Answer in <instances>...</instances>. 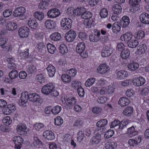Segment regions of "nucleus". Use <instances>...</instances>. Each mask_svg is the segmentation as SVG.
<instances>
[{
  "instance_id": "nucleus-20",
  "label": "nucleus",
  "mask_w": 149,
  "mask_h": 149,
  "mask_svg": "<svg viewBox=\"0 0 149 149\" xmlns=\"http://www.w3.org/2000/svg\"><path fill=\"white\" fill-rule=\"evenodd\" d=\"M43 136L48 140H52L55 138L54 133L50 130H47L44 132L43 133Z\"/></svg>"
},
{
  "instance_id": "nucleus-57",
  "label": "nucleus",
  "mask_w": 149,
  "mask_h": 149,
  "mask_svg": "<svg viewBox=\"0 0 149 149\" xmlns=\"http://www.w3.org/2000/svg\"><path fill=\"white\" fill-rule=\"evenodd\" d=\"M85 137V135L84 132L82 131H79L77 134V139L79 142H81Z\"/></svg>"
},
{
  "instance_id": "nucleus-2",
  "label": "nucleus",
  "mask_w": 149,
  "mask_h": 149,
  "mask_svg": "<svg viewBox=\"0 0 149 149\" xmlns=\"http://www.w3.org/2000/svg\"><path fill=\"white\" fill-rule=\"evenodd\" d=\"M86 46L85 44L81 42L77 44L76 49L77 52L80 54L81 56L83 58H86L88 56V54L85 51Z\"/></svg>"
},
{
  "instance_id": "nucleus-29",
  "label": "nucleus",
  "mask_w": 149,
  "mask_h": 149,
  "mask_svg": "<svg viewBox=\"0 0 149 149\" xmlns=\"http://www.w3.org/2000/svg\"><path fill=\"white\" fill-rule=\"evenodd\" d=\"M116 75L119 79H123L127 77L128 73L127 71L121 70L117 72Z\"/></svg>"
},
{
  "instance_id": "nucleus-3",
  "label": "nucleus",
  "mask_w": 149,
  "mask_h": 149,
  "mask_svg": "<svg viewBox=\"0 0 149 149\" xmlns=\"http://www.w3.org/2000/svg\"><path fill=\"white\" fill-rule=\"evenodd\" d=\"M72 20L69 18H62L61 21V25L63 29L68 30L72 27Z\"/></svg>"
},
{
  "instance_id": "nucleus-24",
  "label": "nucleus",
  "mask_w": 149,
  "mask_h": 149,
  "mask_svg": "<svg viewBox=\"0 0 149 149\" xmlns=\"http://www.w3.org/2000/svg\"><path fill=\"white\" fill-rule=\"evenodd\" d=\"M29 100L33 102H39L40 100V96L35 93H29Z\"/></svg>"
},
{
  "instance_id": "nucleus-11",
  "label": "nucleus",
  "mask_w": 149,
  "mask_h": 149,
  "mask_svg": "<svg viewBox=\"0 0 149 149\" xmlns=\"http://www.w3.org/2000/svg\"><path fill=\"white\" fill-rule=\"evenodd\" d=\"M27 127L25 124L20 123L17 126L16 130L19 134L23 135L27 133Z\"/></svg>"
},
{
  "instance_id": "nucleus-60",
  "label": "nucleus",
  "mask_w": 149,
  "mask_h": 149,
  "mask_svg": "<svg viewBox=\"0 0 149 149\" xmlns=\"http://www.w3.org/2000/svg\"><path fill=\"white\" fill-rule=\"evenodd\" d=\"M29 55V49H25L24 51L21 52L20 53V56L22 58H26L28 57Z\"/></svg>"
},
{
  "instance_id": "nucleus-8",
  "label": "nucleus",
  "mask_w": 149,
  "mask_h": 149,
  "mask_svg": "<svg viewBox=\"0 0 149 149\" xmlns=\"http://www.w3.org/2000/svg\"><path fill=\"white\" fill-rule=\"evenodd\" d=\"M30 30L26 27H23L20 28L18 31V35L21 38L27 37L29 34Z\"/></svg>"
},
{
  "instance_id": "nucleus-18",
  "label": "nucleus",
  "mask_w": 149,
  "mask_h": 149,
  "mask_svg": "<svg viewBox=\"0 0 149 149\" xmlns=\"http://www.w3.org/2000/svg\"><path fill=\"white\" fill-rule=\"evenodd\" d=\"M113 49L108 47H106L102 50V56L103 57L110 56L113 53Z\"/></svg>"
},
{
  "instance_id": "nucleus-45",
  "label": "nucleus",
  "mask_w": 149,
  "mask_h": 149,
  "mask_svg": "<svg viewBox=\"0 0 149 149\" xmlns=\"http://www.w3.org/2000/svg\"><path fill=\"white\" fill-rule=\"evenodd\" d=\"M108 123V120L106 119H102L97 122L96 125L98 127H102L105 126Z\"/></svg>"
},
{
  "instance_id": "nucleus-21",
  "label": "nucleus",
  "mask_w": 149,
  "mask_h": 149,
  "mask_svg": "<svg viewBox=\"0 0 149 149\" xmlns=\"http://www.w3.org/2000/svg\"><path fill=\"white\" fill-rule=\"evenodd\" d=\"M95 34H92L89 36L90 41L92 42H97L99 40L100 32L97 30H95Z\"/></svg>"
},
{
  "instance_id": "nucleus-1",
  "label": "nucleus",
  "mask_w": 149,
  "mask_h": 149,
  "mask_svg": "<svg viewBox=\"0 0 149 149\" xmlns=\"http://www.w3.org/2000/svg\"><path fill=\"white\" fill-rule=\"evenodd\" d=\"M54 84L49 83L44 85L42 88L41 91L44 95H50L52 97H56L59 95V92L55 89Z\"/></svg>"
},
{
  "instance_id": "nucleus-46",
  "label": "nucleus",
  "mask_w": 149,
  "mask_h": 149,
  "mask_svg": "<svg viewBox=\"0 0 149 149\" xmlns=\"http://www.w3.org/2000/svg\"><path fill=\"white\" fill-rule=\"evenodd\" d=\"M45 127L43 124L41 123H36L33 125V127L37 131H42Z\"/></svg>"
},
{
  "instance_id": "nucleus-22",
  "label": "nucleus",
  "mask_w": 149,
  "mask_h": 149,
  "mask_svg": "<svg viewBox=\"0 0 149 149\" xmlns=\"http://www.w3.org/2000/svg\"><path fill=\"white\" fill-rule=\"evenodd\" d=\"M147 50L146 45L142 44L137 47L136 53L138 55L143 54L146 53Z\"/></svg>"
},
{
  "instance_id": "nucleus-23",
  "label": "nucleus",
  "mask_w": 149,
  "mask_h": 149,
  "mask_svg": "<svg viewBox=\"0 0 149 149\" xmlns=\"http://www.w3.org/2000/svg\"><path fill=\"white\" fill-rule=\"evenodd\" d=\"M130 23V20L129 17L127 16H123L120 19V25L123 28H126L128 26Z\"/></svg>"
},
{
  "instance_id": "nucleus-43",
  "label": "nucleus",
  "mask_w": 149,
  "mask_h": 149,
  "mask_svg": "<svg viewBox=\"0 0 149 149\" xmlns=\"http://www.w3.org/2000/svg\"><path fill=\"white\" fill-rule=\"evenodd\" d=\"M47 47L48 52L51 54H54L56 50V48L55 46L51 43L47 44Z\"/></svg>"
},
{
  "instance_id": "nucleus-44",
  "label": "nucleus",
  "mask_w": 149,
  "mask_h": 149,
  "mask_svg": "<svg viewBox=\"0 0 149 149\" xmlns=\"http://www.w3.org/2000/svg\"><path fill=\"white\" fill-rule=\"evenodd\" d=\"M95 81V78L94 77H90L86 81L85 83V85L86 87H90L94 83Z\"/></svg>"
},
{
  "instance_id": "nucleus-19",
  "label": "nucleus",
  "mask_w": 149,
  "mask_h": 149,
  "mask_svg": "<svg viewBox=\"0 0 149 149\" xmlns=\"http://www.w3.org/2000/svg\"><path fill=\"white\" fill-rule=\"evenodd\" d=\"M142 23L145 24H149V14L145 13H142L139 16Z\"/></svg>"
},
{
  "instance_id": "nucleus-48",
  "label": "nucleus",
  "mask_w": 149,
  "mask_h": 149,
  "mask_svg": "<svg viewBox=\"0 0 149 149\" xmlns=\"http://www.w3.org/2000/svg\"><path fill=\"white\" fill-rule=\"evenodd\" d=\"M120 26L119 25L118 23L115 22L113 24L112 26V30L113 33H117L120 31Z\"/></svg>"
},
{
  "instance_id": "nucleus-4",
  "label": "nucleus",
  "mask_w": 149,
  "mask_h": 149,
  "mask_svg": "<svg viewBox=\"0 0 149 149\" xmlns=\"http://www.w3.org/2000/svg\"><path fill=\"white\" fill-rule=\"evenodd\" d=\"M29 93L27 92L24 91L22 92L20 96V99L19 102V104L21 106H25L26 103L29 100Z\"/></svg>"
},
{
  "instance_id": "nucleus-62",
  "label": "nucleus",
  "mask_w": 149,
  "mask_h": 149,
  "mask_svg": "<svg viewBox=\"0 0 149 149\" xmlns=\"http://www.w3.org/2000/svg\"><path fill=\"white\" fill-rule=\"evenodd\" d=\"M45 75L40 74L37 75L36 76V79L40 83H42L45 80Z\"/></svg>"
},
{
  "instance_id": "nucleus-9",
  "label": "nucleus",
  "mask_w": 149,
  "mask_h": 149,
  "mask_svg": "<svg viewBox=\"0 0 149 149\" xmlns=\"http://www.w3.org/2000/svg\"><path fill=\"white\" fill-rule=\"evenodd\" d=\"M2 110L3 113L5 115H9L14 112L16 110L15 106L13 104H8Z\"/></svg>"
},
{
  "instance_id": "nucleus-13",
  "label": "nucleus",
  "mask_w": 149,
  "mask_h": 149,
  "mask_svg": "<svg viewBox=\"0 0 149 149\" xmlns=\"http://www.w3.org/2000/svg\"><path fill=\"white\" fill-rule=\"evenodd\" d=\"M13 141L15 144V148L20 149L23 141L22 139L19 136H15L13 138Z\"/></svg>"
},
{
  "instance_id": "nucleus-30",
  "label": "nucleus",
  "mask_w": 149,
  "mask_h": 149,
  "mask_svg": "<svg viewBox=\"0 0 149 149\" xmlns=\"http://www.w3.org/2000/svg\"><path fill=\"white\" fill-rule=\"evenodd\" d=\"M133 111V108L132 107L128 106L124 110L123 114L127 116H130L132 114Z\"/></svg>"
},
{
  "instance_id": "nucleus-63",
  "label": "nucleus",
  "mask_w": 149,
  "mask_h": 149,
  "mask_svg": "<svg viewBox=\"0 0 149 149\" xmlns=\"http://www.w3.org/2000/svg\"><path fill=\"white\" fill-rule=\"evenodd\" d=\"M108 100V98L105 97L101 96L98 98L97 102L100 104H103L105 103Z\"/></svg>"
},
{
  "instance_id": "nucleus-40",
  "label": "nucleus",
  "mask_w": 149,
  "mask_h": 149,
  "mask_svg": "<svg viewBox=\"0 0 149 149\" xmlns=\"http://www.w3.org/2000/svg\"><path fill=\"white\" fill-rule=\"evenodd\" d=\"M61 78L63 81L65 83H69L71 81V77L68 74H63L61 77Z\"/></svg>"
},
{
  "instance_id": "nucleus-39",
  "label": "nucleus",
  "mask_w": 149,
  "mask_h": 149,
  "mask_svg": "<svg viewBox=\"0 0 149 149\" xmlns=\"http://www.w3.org/2000/svg\"><path fill=\"white\" fill-rule=\"evenodd\" d=\"M34 16L38 20H41L44 17V13L41 11H36L34 13Z\"/></svg>"
},
{
  "instance_id": "nucleus-47",
  "label": "nucleus",
  "mask_w": 149,
  "mask_h": 149,
  "mask_svg": "<svg viewBox=\"0 0 149 149\" xmlns=\"http://www.w3.org/2000/svg\"><path fill=\"white\" fill-rule=\"evenodd\" d=\"M117 144L114 142H107L105 146L107 149H114L116 147Z\"/></svg>"
},
{
  "instance_id": "nucleus-16",
  "label": "nucleus",
  "mask_w": 149,
  "mask_h": 149,
  "mask_svg": "<svg viewBox=\"0 0 149 149\" xmlns=\"http://www.w3.org/2000/svg\"><path fill=\"white\" fill-rule=\"evenodd\" d=\"M27 24L31 29H36L38 26V24L37 21L33 18H31L28 21Z\"/></svg>"
},
{
  "instance_id": "nucleus-33",
  "label": "nucleus",
  "mask_w": 149,
  "mask_h": 149,
  "mask_svg": "<svg viewBox=\"0 0 149 149\" xmlns=\"http://www.w3.org/2000/svg\"><path fill=\"white\" fill-rule=\"evenodd\" d=\"M130 52L128 49H123L121 52L120 56L123 59H126L129 58L130 56Z\"/></svg>"
},
{
  "instance_id": "nucleus-54",
  "label": "nucleus",
  "mask_w": 149,
  "mask_h": 149,
  "mask_svg": "<svg viewBox=\"0 0 149 149\" xmlns=\"http://www.w3.org/2000/svg\"><path fill=\"white\" fill-rule=\"evenodd\" d=\"M81 83L77 80H73L71 83L72 87L74 88L77 89L78 88L81 86Z\"/></svg>"
},
{
  "instance_id": "nucleus-42",
  "label": "nucleus",
  "mask_w": 149,
  "mask_h": 149,
  "mask_svg": "<svg viewBox=\"0 0 149 149\" xmlns=\"http://www.w3.org/2000/svg\"><path fill=\"white\" fill-rule=\"evenodd\" d=\"M120 124V121L117 120H115L112 121L110 125V127L111 128H114L116 130L119 129L118 128Z\"/></svg>"
},
{
  "instance_id": "nucleus-6",
  "label": "nucleus",
  "mask_w": 149,
  "mask_h": 149,
  "mask_svg": "<svg viewBox=\"0 0 149 149\" xmlns=\"http://www.w3.org/2000/svg\"><path fill=\"white\" fill-rule=\"evenodd\" d=\"M76 37L75 32L72 30H71L66 33L65 38L67 42H71L74 40Z\"/></svg>"
},
{
  "instance_id": "nucleus-52",
  "label": "nucleus",
  "mask_w": 149,
  "mask_h": 149,
  "mask_svg": "<svg viewBox=\"0 0 149 149\" xmlns=\"http://www.w3.org/2000/svg\"><path fill=\"white\" fill-rule=\"evenodd\" d=\"M61 109L62 108L61 106L56 105L52 109V111L53 114L56 115L60 112Z\"/></svg>"
},
{
  "instance_id": "nucleus-14",
  "label": "nucleus",
  "mask_w": 149,
  "mask_h": 149,
  "mask_svg": "<svg viewBox=\"0 0 149 149\" xmlns=\"http://www.w3.org/2000/svg\"><path fill=\"white\" fill-rule=\"evenodd\" d=\"M133 37V35L132 33L127 32L122 35L120 36V39L122 41L128 43Z\"/></svg>"
},
{
  "instance_id": "nucleus-50",
  "label": "nucleus",
  "mask_w": 149,
  "mask_h": 149,
  "mask_svg": "<svg viewBox=\"0 0 149 149\" xmlns=\"http://www.w3.org/2000/svg\"><path fill=\"white\" fill-rule=\"evenodd\" d=\"M60 52L62 54H65L68 52V49L66 46L64 44H61L59 47Z\"/></svg>"
},
{
  "instance_id": "nucleus-31",
  "label": "nucleus",
  "mask_w": 149,
  "mask_h": 149,
  "mask_svg": "<svg viewBox=\"0 0 149 149\" xmlns=\"http://www.w3.org/2000/svg\"><path fill=\"white\" fill-rule=\"evenodd\" d=\"M112 10L113 13L117 15H119L122 12L121 6L118 4H116L113 5L112 7Z\"/></svg>"
},
{
  "instance_id": "nucleus-37",
  "label": "nucleus",
  "mask_w": 149,
  "mask_h": 149,
  "mask_svg": "<svg viewBox=\"0 0 149 149\" xmlns=\"http://www.w3.org/2000/svg\"><path fill=\"white\" fill-rule=\"evenodd\" d=\"M99 15L101 18H106L108 15L107 9L105 8H102L100 11Z\"/></svg>"
},
{
  "instance_id": "nucleus-55",
  "label": "nucleus",
  "mask_w": 149,
  "mask_h": 149,
  "mask_svg": "<svg viewBox=\"0 0 149 149\" xmlns=\"http://www.w3.org/2000/svg\"><path fill=\"white\" fill-rule=\"evenodd\" d=\"M18 75V72L16 70H12L8 74V76L11 79L16 78Z\"/></svg>"
},
{
  "instance_id": "nucleus-61",
  "label": "nucleus",
  "mask_w": 149,
  "mask_h": 149,
  "mask_svg": "<svg viewBox=\"0 0 149 149\" xmlns=\"http://www.w3.org/2000/svg\"><path fill=\"white\" fill-rule=\"evenodd\" d=\"M49 5L40 1L38 5L39 8L41 9L45 10L47 8Z\"/></svg>"
},
{
  "instance_id": "nucleus-10",
  "label": "nucleus",
  "mask_w": 149,
  "mask_h": 149,
  "mask_svg": "<svg viewBox=\"0 0 149 149\" xmlns=\"http://www.w3.org/2000/svg\"><path fill=\"white\" fill-rule=\"evenodd\" d=\"M47 15L48 17L49 18L54 19L60 15V12L58 9L56 8H53L51 9L48 11Z\"/></svg>"
},
{
  "instance_id": "nucleus-5",
  "label": "nucleus",
  "mask_w": 149,
  "mask_h": 149,
  "mask_svg": "<svg viewBox=\"0 0 149 149\" xmlns=\"http://www.w3.org/2000/svg\"><path fill=\"white\" fill-rule=\"evenodd\" d=\"M26 11V10L25 8L20 7L15 9L13 13V15L15 17H22L25 16Z\"/></svg>"
},
{
  "instance_id": "nucleus-56",
  "label": "nucleus",
  "mask_w": 149,
  "mask_h": 149,
  "mask_svg": "<svg viewBox=\"0 0 149 149\" xmlns=\"http://www.w3.org/2000/svg\"><path fill=\"white\" fill-rule=\"evenodd\" d=\"M144 36V32L141 31H138L134 35L135 38L139 39H142Z\"/></svg>"
},
{
  "instance_id": "nucleus-58",
  "label": "nucleus",
  "mask_w": 149,
  "mask_h": 149,
  "mask_svg": "<svg viewBox=\"0 0 149 149\" xmlns=\"http://www.w3.org/2000/svg\"><path fill=\"white\" fill-rule=\"evenodd\" d=\"M2 122L5 125H8L12 123V120L9 116H7L3 119Z\"/></svg>"
},
{
  "instance_id": "nucleus-41",
  "label": "nucleus",
  "mask_w": 149,
  "mask_h": 149,
  "mask_svg": "<svg viewBox=\"0 0 149 149\" xmlns=\"http://www.w3.org/2000/svg\"><path fill=\"white\" fill-rule=\"evenodd\" d=\"M26 70L31 74L34 73L37 70V69L36 65H29L26 67Z\"/></svg>"
},
{
  "instance_id": "nucleus-51",
  "label": "nucleus",
  "mask_w": 149,
  "mask_h": 149,
  "mask_svg": "<svg viewBox=\"0 0 149 149\" xmlns=\"http://www.w3.org/2000/svg\"><path fill=\"white\" fill-rule=\"evenodd\" d=\"M55 125L57 126H61L63 123V120L60 116L56 117L54 119Z\"/></svg>"
},
{
  "instance_id": "nucleus-53",
  "label": "nucleus",
  "mask_w": 149,
  "mask_h": 149,
  "mask_svg": "<svg viewBox=\"0 0 149 149\" xmlns=\"http://www.w3.org/2000/svg\"><path fill=\"white\" fill-rule=\"evenodd\" d=\"M92 16V13L91 12L88 11L85 12L84 11L81 15V18L86 19H88V18L91 17Z\"/></svg>"
},
{
  "instance_id": "nucleus-7",
  "label": "nucleus",
  "mask_w": 149,
  "mask_h": 149,
  "mask_svg": "<svg viewBox=\"0 0 149 149\" xmlns=\"http://www.w3.org/2000/svg\"><path fill=\"white\" fill-rule=\"evenodd\" d=\"M110 70L109 66L106 64H102L99 66L97 69L98 73L104 74L108 72Z\"/></svg>"
},
{
  "instance_id": "nucleus-35",
  "label": "nucleus",
  "mask_w": 149,
  "mask_h": 149,
  "mask_svg": "<svg viewBox=\"0 0 149 149\" xmlns=\"http://www.w3.org/2000/svg\"><path fill=\"white\" fill-rule=\"evenodd\" d=\"M76 100L74 97H70L67 99L66 103L70 108H72L73 106L76 104Z\"/></svg>"
},
{
  "instance_id": "nucleus-26",
  "label": "nucleus",
  "mask_w": 149,
  "mask_h": 149,
  "mask_svg": "<svg viewBox=\"0 0 149 149\" xmlns=\"http://www.w3.org/2000/svg\"><path fill=\"white\" fill-rule=\"evenodd\" d=\"M45 25L48 29H54L56 26V22L52 20H47L45 22Z\"/></svg>"
},
{
  "instance_id": "nucleus-38",
  "label": "nucleus",
  "mask_w": 149,
  "mask_h": 149,
  "mask_svg": "<svg viewBox=\"0 0 149 149\" xmlns=\"http://www.w3.org/2000/svg\"><path fill=\"white\" fill-rule=\"evenodd\" d=\"M127 67L130 70L134 71L139 68V65L137 63L132 62L128 64Z\"/></svg>"
},
{
  "instance_id": "nucleus-17",
  "label": "nucleus",
  "mask_w": 149,
  "mask_h": 149,
  "mask_svg": "<svg viewBox=\"0 0 149 149\" xmlns=\"http://www.w3.org/2000/svg\"><path fill=\"white\" fill-rule=\"evenodd\" d=\"M136 127V126H132L127 129V134L130 137H132L138 134V131Z\"/></svg>"
},
{
  "instance_id": "nucleus-59",
  "label": "nucleus",
  "mask_w": 149,
  "mask_h": 149,
  "mask_svg": "<svg viewBox=\"0 0 149 149\" xmlns=\"http://www.w3.org/2000/svg\"><path fill=\"white\" fill-rule=\"evenodd\" d=\"M68 73L71 78L74 77L77 74V70L75 68H72L68 71Z\"/></svg>"
},
{
  "instance_id": "nucleus-28",
  "label": "nucleus",
  "mask_w": 149,
  "mask_h": 149,
  "mask_svg": "<svg viewBox=\"0 0 149 149\" xmlns=\"http://www.w3.org/2000/svg\"><path fill=\"white\" fill-rule=\"evenodd\" d=\"M48 74L50 77H53L55 73L56 69L55 67L52 65H49L47 68Z\"/></svg>"
},
{
  "instance_id": "nucleus-25",
  "label": "nucleus",
  "mask_w": 149,
  "mask_h": 149,
  "mask_svg": "<svg viewBox=\"0 0 149 149\" xmlns=\"http://www.w3.org/2000/svg\"><path fill=\"white\" fill-rule=\"evenodd\" d=\"M130 103V100L125 97L120 98L118 101L119 105L122 107H124L128 105Z\"/></svg>"
},
{
  "instance_id": "nucleus-49",
  "label": "nucleus",
  "mask_w": 149,
  "mask_h": 149,
  "mask_svg": "<svg viewBox=\"0 0 149 149\" xmlns=\"http://www.w3.org/2000/svg\"><path fill=\"white\" fill-rule=\"evenodd\" d=\"M85 11V9L82 7H78L74 10V14L78 16L81 15L82 13Z\"/></svg>"
},
{
  "instance_id": "nucleus-27",
  "label": "nucleus",
  "mask_w": 149,
  "mask_h": 149,
  "mask_svg": "<svg viewBox=\"0 0 149 149\" xmlns=\"http://www.w3.org/2000/svg\"><path fill=\"white\" fill-rule=\"evenodd\" d=\"M6 29L8 31H13L17 28V25L16 23L9 21L6 26Z\"/></svg>"
},
{
  "instance_id": "nucleus-36",
  "label": "nucleus",
  "mask_w": 149,
  "mask_h": 149,
  "mask_svg": "<svg viewBox=\"0 0 149 149\" xmlns=\"http://www.w3.org/2000/svg\"><path fill=\"white\" fill-rule=\"evenodd\" d=\"M139 44V42L136 39L132 38L127 43V45L130 48H136Z\"/></svg>"
},
{
  "instance_id": "nucleus-12",
  "label": "nucleus",
  "mask_w": 149,
  "mask_h": 149,
  "mask_svg": "<svg viewBox=\"0 0 149 149\" xmlns=\"http://www.w3.org/2000/svg\"><path fill=\"white\" fill-rule=\"evenodd\" d=\"M133 85L136 86H140L143 85L145 82V79L142 77H135L132 81Z\"/></svg>"
},
{
  "instance_id": "nucleus-15",
  "label": "nucleus",
  "mask_w": 149,
  "mask_h": 149,
  "mask_svg": "<svg viewBox=\"0 0 149 149\" xmlns=\"http://www.w3.org/2000/svg\"><path fill=\"white\" fill-rule=\"evenodd\" d=\"M101 140V135L99 132H95L90 141V143L92 144H97L99 143Z\"/></svg>"
},
{
  "instance_id": "nucleus-64",
  "label": "nucleus",
  "mask_w": 149,
  "mask_h": 149,
  "mask_svg": "<svg viewBox=\"0 0 149 149\" xmlns=\"http://www.w3.org/2000/svg\"><path fill=\"white\" fill-rule=\"evenodd\" d=\"M126 94L129 97H132L135 94V92L132 89H128L126 91Z\"/></svg>"
},
{
  "instance_id": "nucleus-32",
  "label": "nucleus",
  "mask_w": 149,
  "mask_h": 149,
  "mask_svg": "<svg viewBox=\"0 0 149 149\" xmlns=\"http://www.w3.org/2000/svg\"><path fill=\"white\" fill-rule=\"evenodd\" d=\"M50 37L52 40L57 41L61 39V36L60 33L56 32L51 34L50 36Z\"/></svg>"
},
{
  "instance_id": "nucleus-34",
  "label": "nucleus",
  "mask_w": 149,
  "mask_h": 149,
  "mask_svg": "<svg viewBox=\"0 0 149 149\" xmlns=\"http://www.w3.org/2000/svg\"><path fill=\"white\" fill-rule=\"evenodd\" d=\"M7 61L8 62V67L10 69H14L16 68V65L15 63V61L12 58H8Z\"/></svg>"
}]
</instances>
